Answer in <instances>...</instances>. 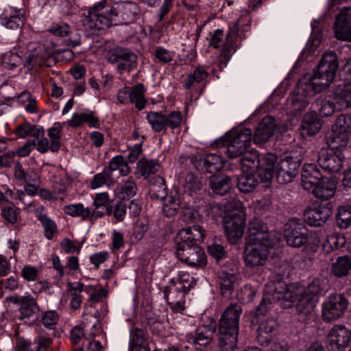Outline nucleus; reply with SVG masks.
<instances>
[{"mask_svg": "<svg viewBox=\"0 0 351 351\" xmlns=\"http://www.w3.org/2000/svg\"><path fill=\"white\" fill-rule=\"evenodd\" d=\"M165 298L170 306L171 308L177 312H181L184 309V302L183 298L185 293L176 290L171 293V291L168 287H165L163 291Z\"/></svg>", "mask_w": 351, "mask_h": 351, "instance_id": "35", "label": "nucleus"}, {"mask_svg": "<svg viewBox=\"0 0 351 351\" xmlns=\"http://www.w3.org/2000/svg\"><path fill=\"white\" fill-rule=\"evenodd\" d=\"M87 123L90 127L97 128L99 125L98 118L94 116L93 112L74 113L69 121V124L72 128L80 127L83 123Z\"/></svg>", "mask_w": 351, "mask_h": 351, "instance_id": "43", "label": "nucleus"}, {"mask_svg": "<svg viewBox=\"0 0 351 351\" xmlns=\"http://www.w3.org/2000/svg\"><path fill=\"white\" fill-rule=\"evenodd\" d=\"M159 163L156 160H148L141 159L138 163V167L141 171V176L145 178L157 172L159 169Z\"/></svg>", "mask_w": 351, "mask_h": 351, "instance_id": "52", "label": "nucleus"}, {"mask_svg": "<svg viewBox=\"0 0 351 351\" xmlns=\"http://www.w3.org/2000/svg\"><path fill=\"white\" fill-rule=\"evenodd\" d=\"M210 185L215 194L223 195L232 188V179L226 175H213L210 178Z\"/></svg>", "mask_w": 351, "mask_h": 351, "instance_id": "32", "label": "nucleus"}, {"mask_svg": "<svg viewBox=\"0 0 351 351\" xmlns=\"http://www.w3.org/2000/svg\"><path fill=\"white\" fill-rule=\"evenodd\" d=\"M205 212L207 216L213 219L217 218L222 215L223 206L219 203L212 202L206 206Z\"/></svg>", "mask_w": 351, "mask_h": 351, "instance_id": "63", "label": "nucleus"}, {"mask_svg": "<svg viewBox=\"0 0 351 351\" xmlns=\"http://www.w3.org/2000/svg\"><path fill=\"white\" fill-rule=\"evenodd\" d=\"M106 4V0H102L101 2L92 7L88 8L87 12L84 13V15L88 20L94 23L95 25L98 29L103 28L104 26L110 27L111 25H116L115 21L113 19V14L111 13V8L105 14L99 13L98 12L102 10Z\"/></svg>", "mask_w": 351, "mask_h": 351, "instance_id": "16", "label": "nucleus"}, {"mask_svg": "<svg viewBox=\"0 0 351 351\" xmlns=\"http://www.w3.org/2000/svg\"><path fill=\"white\" fill-rule=\"evenodd\" d=\"M63 209L66 214L74 217H80L83 220L90 217L89 208L84 207L81 203L65 206Z\"/></svg>", "mask_w": 351, "mask_h": 351, "instance_id": "50", "label": "nucleus"}, {"mask_svg": "<svg viewBox=\"0 0 351 351\" xmlns=\"http://www.w3.org/2000/svg\"><path fill=\"white\" fill-rule=\"evenodd\" d=\"M243 173H253L258 172L260 166V155L257 151L246 152L240 159Z\"/></svg>", "mask_w": 351, "mask_h": 351, "instance_id": "34", "label": "nucleus"}, {"mask_svg": "<svg viewBox=\"0 0 351 351\" xmlns=\"http://www.w3.org/2000/svg\"><path fill=\"white\" fill-rule=\"evenodd\" d=\"M208 253L213 256L217 262L226 257V252L221 245L213 243L208 247Z\"/></svg>", "mask_w": 351, "mask_h": 351, "instance_id": "62", "label": "nucleus"}, {"mask_svg": "<svg viewBox=\"0 0 351 351\" xmlns=\"http://www.w3.org/2000/svg\"><path fill=\"white\" fill-rule=\"evenodd\" d=\"M275 243V237L268 231L265 224L258 220H254L250 223L247 243L274 245Z\"/></svg>", "mask_w": 351, "mask_h": 351, "instance_id": "14", "label": "nucleus"}, {"mask_svg": "<svg viewBox=\"0 0 351 351\" xmlns=\"http://www.w3.org/2000/svg\"><path fill=\"white\" fill-rule=\"evenodd\" d=\"M0 19L1 24L8 29L17 30L24 25V16L22 14L8 15L5 12Z\"/></svg>", "mask_w": 351, "mask_h": 351, "instance_id": "48", "label": "nucleus"}, {"mask_svg": "<svg viewBox=\"0 0 351 351\" xmlns=\"http://www.w3.org/2000/svg\"><path fill=\"white\" fill-rule=\"evenodd\" d=\"M351 270V258L348 256H339L332 263L330 273L337 278L346 276Z\"/></svg>", "mask_w": 351, "mask_h": 351, "instance_id": "37", "label": "nucleus"}, {"mask_svg": "<svg viewBox=\"0 0 351 351\" xmlns=\"http://www.w3.org/2000/svg\"><path fill=\"white\" fill-rule=\"evenodd\" d=\"M346 243L344 235L341 234H332L327 237L323 244V250L329 253L343 247Z\"/></svg>", "mask_w": 351, "mask_h": 351, "instance_id": "47", "label": "nucleus"}, {"mask_svg": "<svg viewBox=\"0 0 351 351\" xmlns=\"http://www.w3.org/2000/svg\"><path fill=\"white\" fill-rule=\"evenodd\" d=\"M312 189L315 197L322 201H326L335 195L337 183L333 179L325 177Z\"/></svg>", "mask_w": 351, "mask_h": 351, "instance_id": "28", "label": "nucleus"}, {"mask_svg": "<svg viewBox=\"0 0 351 351\" xmlns=\"http://www.w3.org/2000/svg\"><path fill=\"white\" fill-rule=\"evenodd\" d=\"M276 161L277 156L272 153H267L260 156L258 176L263 182H268L272 180L275 174Z\"/></svg>", "mask_w": 351, "mask_h": 351, "instance_id": "24", "label": "nucleus"}, {"mask_svg": "<svg viewBox=\"0 0 351 351\" xmlns=\"http://www.w3.org/2000/svg\"><path fill=\"white\" fill-rule=\"evenodd\" d=\"M207 72L201 68H196L193 73L188 75L184 85L186 89H189L192 86L199 84L204 78L207 77Z\"/></svg>", "mask_w": 351, "mask_h": 351, "instance_id": "55", "label": "nucleus"}, {"mask_svg": "<svg viewBox=\"0 0 351 351\" xmlns=\"http://www.w3.org/2000/svg\"><path fill=\"white\" fill-rule=\"evenodd\" d=\"M348 306V301L341 293L329 295L322 304V317L324 321L331 322L341 317Z\"/></svg>", "mask_w": 351, "mask_h": 351, "instance_id": "6", "label": "nucleus"}, {"mask_svg": "<svg viewBox=\"0 0 351 351\" xmlns=\"http://www.w3.org/2000/svg\"><path fill=\"white\" fill-rule=\"evenodd\" d=\"M252 136V130L249 128L232 131L223 138L216 140L213 145L216 147H225L227 156L230 158H236L246 153L251 145Z\"/></svg>", "mask_w": 351, "mask_h": 351, "instance_id": "3", "label": "nucleus"}, {"mask_svg": "<svg viewBox=\"0 0 351 351\" xmlns=\"http://www.w3.org/2000/svg\"><path fill=\"white\" fill-rule=\"evenodd\" d=\"M205 236L206 230L203 227L194 225L180 230L175 238V242L190 241V243H196V241H202Z\"/></svg>", "mask_w": 351, "mask_h": 351, "instance_id": "29", "label": "nucleus"}, {"mask_svg": "<svg viewBox=\"0 0 351 351\" xmlns=\"http://www.w3.org/2000/svg\"><path fill=\"white\" fill-rule=\"evenodd\" d=\"M243 252V259L249 267L263 265L267 260L269 249L274 245L266 244L247 243Z\"/></svg>", "mask_w": 351, "mask_h": 351, "instance_id": "13", "label": "nucleus"}, {"mask_svg": "<svg viewBox=\"0 0 351 351\" xmlns=\"http://www.w3.org/2000/svg\"><path fill=\"white\" fill-rule=\"evenodd\" d=\"M324 69L317 66L311 80L302 79L298 82L288 100V109L293 116H298L304 111L309 104L310 98L326 89L333 82L336 73Z\"/></svg>", "mask_w": 351, "mask_h": 351, "instance_id": "1", "label": "nucleus"}, {"mask_svg": "<svg viewBox=\"0 0 351 351\" xmlns=\"http://www.w3.org/2000/svg\"><path fill=\"white\" fill-rule=\"evenodd\" d=\"M322 120L315 111L306 113L300 125V133L303 136L315 135L321 130Z\"/></svg>", "mask_w": 351, "mask_h": 351, "instance_id": "26", "label": "nucleus"}, {"mask_svg": "<svg viewBox=\"0 0 351 351\" xmlns=\"http://www.w3.org/2000/svg\"><path fill=\"white\" fill-rule=\"evenodd\" d=\"M241 313L240 304H231L221 315L219 322V346L221 351H234L237 348Z\"/></svg>", "mask_w": 351, "mask_h": 351, "instance_id": "2", "label": "nucleus"}, {"mask_svg": "<svg viewBox=\"0 0 351 351\" xmlns=\"http://www.w3.org/2000/svg\"><path fill=\"white\" fill-rule=\"evenodd\" d=\"M113 182V177L104 169L101 173H98L94 176L90 186L93 189H95L105 184L110 186Z\"/></svg>", "mask_w": 351, "mask_h": 351, "instance_id": "54", "label": "nucleus"}, {"mask_svg": "<svg viewBox=\"0 0 351 351\" xmlns=\"http://www.w3.org/2000/svg\"><path fill=\"white\" fill-rule=\"evenodd\" d=\"M144 93V86L139 83L132 89L125 87L119 90L117 93V99L122 104H135V107L141 110L145 108L146 104Z\"/></svg>", "mask_w": 351, "mask_h": 351, "instance_id": "15", "label": "nucleus"}, {"mask_svg": "<svg viewBox=\"0 0 351 351\" xmlns=\"http://www.w3.org/2000/svg\"><path fill=\"white\" fill-rule=\"evenodd\" d=\"M284 237L288 245L302 247L309 241V231L299 219H293L286 225Z\"/></svg>", "mask_w": 351, "mask_h": 351, "instance_id": "7", "label": "nucleus"}, {"mask_svg": "<svg viewBox=\"0 0 351 351\" xmlns=\"http://www.w3.org/2000/svg\"><path fill=\"white\" fill-rule=\"evenodd\" d=\"M258 180L253 173H243L238 176L237 185L239 190L244 193L252 192L258 185Z\"/></svg>", "mask_w": 351, "mask_h": 351, "instance_id": "40", "label": "nucleus"}, {"mask_svg": "<svg viewBox=\"0 0 351 351\" xmlns=\"http://www.w3.org/2000/svg\"><path fill=\"white\" fill-rule=\"evenodd\" d=\"M146 332L143 329L134 328L130 333V351H150L145 345Z\"/></svg>", "mask_w": 351, "mask_h": 351, "instance_id": "39", "label": "nucleus"}, {"mask_svg": "<svg viewBox=\"0 0 351 351\" xmlns=\"http://www.w3.org/2000/svg\"><path fill=\"white\" fill-rule=\"evenodd\" d=\"M324 289V283L319 279H314L304 289L303 295L311 296L313 299H317Z\"/></svg>", "mask_w": 351, "mask_h": 351, "instance_id": "58", "label": "nucleus"}, {"mask_svg": "<svg viewBox=\"0 0 351 351\" xmlns=\"http://www.w3.org/2000/svg\"><path fill=\"white\" fill-rule=\"evenodd\" d=\"M269 287L272 289L271 291L274 297L277 300H284L293 302L296 299V295L289 290L286 282L282 280L271 282Z\"/></svg>", "mask_w": 351, "mask_h": 351, "instance_id": "33", "label": "nucleus"}, {"mask_svg": "<svg viewBox=\"0 0 351 351\" xmlns=\"http://www.w3.org/2000/svg\"><path fill=\"white\" fill-rule=\"evenodd\" d=\"M182 220L186 223H191L199 221L202 216L194 208H184L180 216Z\"/></svg>", "mask_w": 351, "mask_h": 351, "instance_id": "59", "label": "nucleus"}, {"mask_svg": "<svg viewBox=\"0 0 351 351\" xmlns=\"http://www.w3.org/2000/svg\"><path fill=\"white\" fill-rule=\"evenodd\" d=\"M301 159L298 156H286L276 164L275 175L280 184L289 183L298 173Z\"/></svg>", "mask_w": 351, "mask_h": 351, "instance_id": "9", "label": "nucleus"}, {"mask_svg": "<svg viewBox=\"0 0 351 351\" xmlns=\"http://www.w3.org/2000/svg\"><path fill=\"white\" fill-rule=\"evenodd\" d=\"M333 100L337 104L338 110L351 107V82L334 88Z\"/></svg>", "mask_w": 351, "mask_h": 351, "instance_id": "30", "label": "nucleus"}, {"mask_svg": "<svg viewBox=\"0 0 351 351\" xmlns=\"http://www.w3.org/2000/svg\"><path fill=\"white\" fill-rule=\"evenodd\" d=\"M343 158L340 152L322 150L319 152L317 162L324 170L330 173H337L343 167Z\"/></svg>", "mask_w": 351, "mask_h": 351, "instance_id": "21", "label": "nucleus"}, {"mask_svg": "<svg viewBox=\"0 0 351 351\" xmlns=\"http://www.w3.org/2000/svg\"><path fill=\"white\" fill-rule=\"evenodd\" d=\"M202 182L193 173H188L185 179V187L189 191L196 192L202 189Z\"/></svg>", "mask_w": 351, "mask_h": 351, "instance_id": "61", "label": "nucleus"}, {"mask_svg": "<svg viewBox=\"0 0 351 351\" xmlns=\"http://www.w3.org/2000/svg\"><path fill=\"white\" fill-rule=\"evenodd\" d=\"M236 281V276L232 274L222 272L219 276V283L220 285L221 293L223 296L231 295Z\"/></svg>", "mask_w": 351, "mask_h": 351, "instance_id": "45", "label": "nucleus"}, {"mask_svg": "<svg viewBox=\"0 0 351 351\" xmlns=\"http://www.w3.org/2000/svg\"><path fill=\"white\" fill-rule=\"evenodd\" d=\"M58 313L56 311H47L42 315V322L46 327H51L57 324Z\"/></svg>", "mask_w": 351, "mask_h": 351, "instance_id": "64", "label": "nucleus"}, {"mask_svg": "<svg viewBox=\"0 0 351 351\" xmlns=\"http://www.w3.org/2000/svg\"><path fill=\"white\" fill-rule=\"evenodd\" d=\"M51 56L52 52L49 47L39 44L25 52L23 60V68L25 73H29L34 69L37 70L43 66L47 65V61Z\"/></svg>", "mask_w": 351, "mask_h": 351, "instance_id": "8", "label": "nucleus"}, {"mask_svg": "<svg viewBox=\"0 0 351 351\" xmlns=\"http://www.w3.org/2000/svg\"><path fill=\"white\" fill-rule=\"evenodd\" d=\"M193 162L197 169L212 174L218 172L223 167L221 158L215 154H209L205 156L196 155Z\"/></svg>", "mask_w": 351, "mask_h": 351, "instance_id": "23", "label": "nucleus"}, {"mask_svg": "<svg viewBox=\"0 0 351 351\" xmlns=\"http://www.w3.org/2000/svg\"><path fill=\"white\" fill-rule=\"evenodd\" d=\"M39 220L45 230V237L48 239H51L53 234L56 232L57 230L56 225L54 221H53L51 219H49L45 215H41L39 216Z\"/></svg>", "mask_w": 351, "mask_h": 351, "instance_id": "60", "label": "nucleus"}, {"mask_svg": "<svg viewBox=\"0 0 351 351\" xmlns=\"http://www.w3.org/2000/svg\"><path fill=\"white\" fill-rule=\"evenodd\" d=\"M332 215L331 202L321 204L317 207L308 208L304 213L306 222L311 226H322Z\"/></svg>", "mask_w": 351, "mask_h": 351, "instance_id": "20", "label": "nucleus"}, {"mask_svg": "<svg viewBox=\"0 0 351 351\" xmlns=\"http://www.w3.org/2000/svg\"><path fill=\"white\" fill-rule=\"evenodd\" d=\"M164 200L162 205L164 214L168 217L176 215L181 205L180 195L177 191L171 192Z\"/></svg>", "mask_w": 351, "mask_h": 351, "instance_id": "38", "label": "nucleus"}, {"mask_svg": "<svg viewBox=\"0 0 351 351\" xmlns=\"http://www.w3.org/2000/svg\"><path fill=\"white\" fill-rule=\"evenodd\" d=\"M335 37L351 42V8L345 7L336 17L334 24Z\"/></svg>", "mask_w": 351, "mask_h": 351, "instance_id": "18", "label": "nucleus"}, {"mask_svg": "<svg viewBox=\"0 0 351 351\" xmlns=\"http://www.w3.org/2000/svg\"><path fill=\"white\" fill-rule=\"evenodd\" d=\"M275 330V324L273 321L262 322L256 330V339L260 345L267 346L271 341L272 332Z\"/></svg>", "mask_w": 351, "mask_h": 351, "instance_id": "36", "label": "nucleus"}, {"mask_svg": "<svg viewBox=\"0 0 351 351\" xmlns=\"http://www.w3.org/2000/svg\"><path fill=\"white\" fill-rule=\"evenodd\" d=\"M317 299L311 296L302 295L295 306V311L301 321L306 322L315 316V307Z\"/></svg>", "mask_w": 351, "mask_h": 351, "instance_id": "27", "label": "nucleus"}, {"mask_svg": "<svg viewBox=\"0 0 351 351\" xmlns=\"http://www.w3.org/2000/svg\"><path fill=\"white\" fill-rule=\"evenodd\" d=\"M5 301L14 304H19V319H23L29 318L34 314L39 312L40 308L36 299L31 295L20 297L18 295H13L5 298Z\"/></svg>", "mask_w": 351, "mask_h": 351, "instance_id": "17", "label": "nucleus"}, {"mask_svg": "<svg viewBox=\"0 0 351 351\" xmlns=\"http://www.w3.org/2000/svg\"><path fill=\"white\" fill-rule=\"evenodd\" d=\"M332 128L350 136L351 133V117L343 114H340L338 116Z\"/></svg>", "mask_w": 351, "mask_h": 351, "instance_id": "56", "label": "nucleus"}, {"mask_svg": "<svg viewBox=\"0 0 351 351\" xmlns=\"http://www.w3.org/2000/svg\"><path fill=\"white\" fill-rule=\"evenodd\" d=\"M245 220L244 212L232 213L224 218V232L230 243L236 244L242 238Z\"/></svg>", "mask_w": 351, "mask_h": 351, "instance_id": "10", "label": "nucleus"}, {"mask_svg": "<svg viewBox=\"0 0 351 351\" xmlns=\"http://www.w3.org/2000/svg\"><path fill=\"white\" fill-rule=\"evenodd\" d=\"M315 108H317L321 115L324 117H330L333 114L337 109V104L334 101H331L326 97H319L313 104Z\"/></svg>", "mask_w": 351, "mask_h": 351, "instance_id": "46", "label": "nucleus"}, {"mask_svg": "<svg viewBox=\"0 0 351 351\" xmlns=\"http://www.w3.org/2000/svg\"><path fill=\"white\" fill-rule=\"evenodd\" d=\"M177 257L183 263L194 267L206 266V256L204 250L197 243L190 241L176 242Z\"/></svg>", "mask_w": 351, "mask_h": 351, "instance_id": "4", "label": "nucleus"}, {"mask_svg": "<svg viewBox=\"0 0 351 351\" xmlns=\"http://www.w3.org/2000/svg\"><path fill=\"white\" fill-rule=\"evenodd\" d=\"M23 62L22 58L17 53H8L5 54L2 58L3 66L8 69L13 70L19 66Z\"/></svg>", "mask_w": 351, "mask_h": 351, "instance_id": "57", "label": "nucleus"}, {"mask_svg": "<svg viewBox=\"0 0 351 351\" xmlns=\"http://www.w3.org/2000/svg\"><path fill=\"white\" fill-rule=\"evenodd\" d=\"M349 138L348 134L332 128L331 133L327 137V144L332 151L339 149L347 145Z\"/></svg>", "mask_w": 351, "mask_h": 351, "instance_id": "42", "label": "nucleus"}, {"mask_svg": "<svg viewBox=\"0 0 351 351\" xmlns=\"http://www.w3.org/2000/svg\"><path fill=\"white\" fill-rule=\"evenodd\" d=\"M107 60L115 65L119 73H130L138 64V56L131 49L123 47L110 49L107 53Z\"/></svg>", "mask_w": 351, "mask_h": 351, "instance_id": "5", "label": "nucleus"}, {"mask_svg": "<svg viewBox=\"0 0 351 351\" xmlns=\"http://www.w3.org/2000/svg\"><path fill=\"white\" fill-rule=\"evenodd\" d=\"M147 119L152 129L158 132L165 130L167 126L172 130L178 128L182 116L178 111H172L169 115H165L162 112H149L147 114Z\"/></svg>", "mask_w": 351, "mask_h": 351, "instance_id": "11", "label": "nucleus"}, {"mask_svg": "<svg viewBox=\"0 0 351 351\" xmlns=\"http://www.w3.org/2000/svg\"><path fill=\"white\" fill-rule=\"evenodd\" d=\"M149 194L152 198L163 200L167 196V187L163 178L156 176L150 182Z\"/></svg>", "mask_w": 351, "mask_h": 351, "instance_id": "41", "label": "nucleus"}, {"mask_svg": "<svg viewBox=\"0 0 351 351\" xmlns=\"http://www.w3.org/2000/svg\"><path fill=\"white\" fill-rule=\"evenodd\" d=\"M351 331L343 325H335L328 335L329 349L343 350L350 342Z\"/></svg>", "mask_w": 351, "mask_h": 351, "instance_id": "19", "label": "nucleus"}, {"mask_svg": "<svg viewBox=\"0 0 351 351\" xmlns=\"http://www.w3.org/2000/svg\"><path fill=\"white\" fill-rule=\"evenodd\" d=\"M111 13L113 14L115 25L130 24L138 18L140 9L135 3L121 1L113 4Z\"/></svg>", "mask_w": 351, "mask_h": 351, "instance_id": "12", "label": "nucleus"}, {"mask_svg": "<svg viewBox=\"0 0 351 351\" xmlns=\"http://www.w3.org/2000/svg\"><path fill=\"white\" fill-rule=\"evenodd\" d=\"M324 178L316 165L311 163L304 165L301 175V184L305 190L312 189Z\"/></svg>", "mask_w": 351, "mask_h": 351, "instance_id": "25", "label": "nucleus"}, {"mask_svg": "<svg viewBox=\"0 0 351 351\" xmlns=\"http://www.w3.org/2000/svg\"><path fill=\"white\" fill-rule=\"evenodd\" d=\"M276 128V123L274 117H265L257 125L254 134V143L256 145L267 143L274 136Z\"/></svg>", "mask_w": 351, "mask_h": 351, "instance_id": "22", "label": "nucleus"}, {"mask_svg": "<svg viewBox=\"0 0 351 351\" xmlns=\"http://www.w3.org/2000/svg\"><path fill=\"white\" fill-rule=\"evenodd\" d=\"M61 132L62 126L59 123H56L48 131V136L51 141V152H57L60 147Z\"/></svg>", "mask_w": 351, "mask_h": 351, "instance_id": "53", "label": "nucleus"}, {"mask_svg": "<svg viewBox=\"0 0 351 351\" xmlns=\"http://www.w3.org/2000/svg\"><path fill=\"white\" fill-rule=\"evenodd\" d=\"M317 66L324 68V70H328L327 71L336 73L338 69V60L336 53L333 51H326Z\"/></svg>", "mask_w": 351, "mask_h": 351, "instance_id": "51", "label": "nucleus"}, {"mask_svg": "<svg viewBox=\"0 0 351 351\" xmlns=\"http://www.w3.org/2000/svg\"><path fill=\"white\" fill-rule=\"evenodd\" d=\"M337 225L340 228L346 229L351 225V206H339L336 213Z\"/></svg>", "mask_w": 351, "mask_h": 351, "instance_id": "49", "label": "nucleus"}, {"mask_svg": "<svg viewBox=\"0 0 351 351\" xmlns=\"http://www.w3.org/2000/svg\"><path fill=\"white\" fill-rule=\"evenodd\" d=\"M215 331L216 324L210 323L207 326H202L197 328L195 334L192 335L189 338L192 340L193 344L199 347H204L211 342ZM198 349H201V348Z\"/></svg>", "mask_w": 351, "mask_h": 351, "instance_id": "31", "label": "nucleus"}, {"mask_svg": "<svg viewBox=\"0 0 351 351\" xmlns=\"http://www.w3.org/2000/svg\"><path fill=\"white\" fill-rule=\"evenodd\" d=\"M137 186L134 180L128 179L115 189L116 195L121 200L129 199L136 194Z\"/></svg>", "mask_w": 351, "mask_h": 351, "instance_id": "44", "label": "nucleus"}]
</instances>
